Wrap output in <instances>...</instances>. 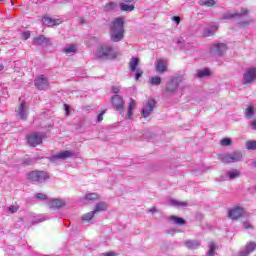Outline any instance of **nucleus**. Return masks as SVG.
I'll list each match as a JSON object with an SVG mask.
<instances>
[{"instance_id":"f257e3e1","label":"nucleus","mask_w":256,"mask_h":256,"mask_svg":"<svg viewBox=\"0 0 256 256\" xmlns=\"http://www.w3.org/2000/svg\"><path fill=\"white\" fill-rule=\"evenodd\" d=\"M123 37H125V19L118 17L110 24V39L114 43H119Z\"/></svg>"},{"instance_id":"f03ea898","label":"nucleus","mask_w":256,"mask_h":256,"mask_svg":"<svg viewBox=\"0 0 256 256\" xmlns=\"http://www.w3.org/2000/svg\"><path fill=\"white\" fill-rule=\"evenodd\" d=\"M26 179L28 183L35 185L36 183H45V181H49V179H51V175H49V172L47 171L32 170L27 173Z\"/></svg>"},{"instance_id":"7ed1b4c3","label":"nucleus","mask_w":256,"mask_h":256,"mask_svg":"<svg viewBox=\"0 0 256 256\" xmlns=\"http://www.w3.org/2000/svg\"><path fill=\"white\" fill-rule=\"evenodd\" d=\"M117 55L119 54L109 45L101 46L97 52L98 59H115Z\"/></svg>"},{"instance_id":"20e7f679","label":"nucleus","mask_w":256,"mask_h":256,"mask_svg":"<svg viewBox=\"0 0 256 256\" xmlns=\"http://www.w3.org/2000/svg\"><path fill=\"white\" fill-rule=\"evenodd\" d=\"M27 143L30 147H39L43 143V134L32 132L27 135Z\"/></svg>"},{"instance_id":"39448f33","label":"nucleus","mask_w":256,"mask_h":256,"mask_svg":"<svg viewBox=\"0 0 256 256\" xmlns=\"http://www.w3.org/2000/svg\"><path fill=\"white\" fill-rule=\"evenodd\" d=\"M183 82V76L176 75L174 76L167 84L166 91L167 93H175L177 87Z\"/></svg>"},{"instance_id":"423d86ee","label":"nucleus","mask_w":256,"mask_h":256,"mask_svg":"<svg viewBox=\"0 0 256 256\" xmlns=\"http://www.w3.org/2000/svg\"><path fill=\"white\" fill-rule=\"evenodd\" d=\"M111 103L115 111H119L121 115H123V109H125V100H123V96L121 95L112 96Z\"/></svg>"},{"instance_id":"0eeeda50","label":"nucleus","mask_w":256,"mask_h":256,"mask_svg":"<svg viewBox=\"0 0 256 256\" xmlns=\"http://www.w3.org/2000/svg\"><path fill=\"white\" fill-rule=\"evenodd\" d=\"M256 81V67H251L243 74V85H251Z\"/></svg>"},{"instance_id":"6e6552de","label":"nucleus","mask_w":256,"mask_h":256,"mask_svg":"<svg viewBox=\"0 0 256 256\" xmlns=\"http://www.w3.org/2000/svg\"><path fill=\"white\" fill-rule=\"evenodd\" d=\"M248 14H249L248 9L241 8L240 13L237 10L224 13L222 19L224 20L235 19V17H245V15H248Z\"/></svg>"},{"instance_id":"1a4fd4ad","label":"nucleus","mask_w":256,"mask_h":256,"mask_svg":"<svg viewBox=\"0 0 256 256\" xmlns=\"http://www.w3.org/2000/svg\"><path fill=\"white\" fill-rule=\"evenodd\" d=\"M34 85L39 89V91H43L45 89H49V80L45 75L41 74L34 80Z\"/></svg>"},{"instance_id":"9d476101","label":"nucleus","mask_w":256,"mask_h":256,"mask_svg":"<svg viewBox=\"0 0 256 256\" xmlns=\"http://www.w3.org/2000/svg\"><path fill=\"white\" fill-rule=\"evenodd\" d=\"M243 215H245V210L241 207H235L228 212V217L232 221H237V219H241Z\"/></svg>"},{"instance_id":"9b49d317","label":"nucleus","mask_w":256,"mask_h":256,"mask_svg":"<svg viewBox=\"0 0 256 256\" xmlns=\"http://www.w3.org/2000/svg\"><path fill=\"white\" fill-rule=\"evenodd\" d=\"M42 23H44V25H48L49 27H57L63 23V20L59 18L53 19L49 16H44L42 17Z\"/></svg>"},{"instance_id":"f8f14e48","label":"nucleus","mask_w":256,"mask_h":256,"mask_svg":"<svg viewBox=\"0 0 256 256\" xmlns=\"http://www.w3.org/2000/svg\"><path fill=\"white\" fill-rule=\"evenodd\" d=\"M155 99H151L149 98L146 104V107L144 109H142V115L143 117H149V115H151V111H153V109H155Z\"/></svg>"},{"instance_id":"ddd939ff","label":"nucleus","mask_w":256,"mask_h":256,"mask_svg":"<svg viewBox=\"0 0 256 256\" xmlns=\"http://www.w3.org/2000/svg\"><path fill=\"white\" fill-rule=\"evenodd\" d=\"M75 154L71 152L70 150H64L58 152L56 155L52 156V159L54 161H59V160H65L69 159V157H73Z\"/></svg>"},{"instance_id":"4468645a","label":"nucleus","mask_w":256,"mask_h":256,"mask_svg":"<svg viewBox=\"0 0 256 256\" xmlns=\"http://www.w3.org/2000/svg\"><path fill=\"white\" fill-rule=\"evenodd\" d=\"M156 71L158 73H165L167 72V63L163 59H158L156 62Z\"/></svg>"},{"instance_id":"2eb2a0df","label":"nucleus","mask_w":256,"mask_h":256,"mask_svg":"<svg viewBox=\"0 0 256 256\" xmlns=\"http://www.w3.org/2000/svg\"><path fill=\"white\" fill-rule=\"evenodd\" d=\"M50 209H61L65 207V201L59 199H52L49 203Z\"/></svg>"},{"instance_id":"dca6fc26","label":"nucleus","mask_w":256,"mask_h":256,"mask_svg":"<svg viewBox=\"0 0 256 256\" xmlns=\"http://www.w3.org/2000/svg\"><path fill=\"white\" fill-rule=\"evenodd\" d=\"M200 245L201 243L199 242V240H188L185 242V246L187 247V249H199Z\"/></svg>"},{"instance_id":"f3484780","label":"nucleus","mask_w":256,"mask_h":256,"mask_svg":"<svg viewBox=\"0 0 256 256\" xmlns=\"http://www.w3.org/2000/svg\"><path fill=\"white\" fill-rule=\"evenodd\" d=\"M230 157L232 163H237L238 161H241L243 159V154L241 153V151H234L230 153Z\"/></svg>"},{"instance_id":"a211bd4d","label":"nucleus","mask_w":256,"mask_h":256,"mask_svg":"<svg viewBox=\"0 0 256 256\" xmlns=\"http://www.w3.org/2000/svg\"><path fill=\"white\" fill-rule=\"evenodd\" d=\"M25 111H27V108L25 102H22L17 110V113L21 119H27V114H25Z\"/></svg>"},{"instance_id":"6ab92c4d","label":"nucleus","mask_w":256,"mask_h":256,"mask_svg":"<svg viewBox=\"0 0 256 256\" xmlns=\"http://www.w3.org/2000/svg\"><path fill=\"white\" fill-rule=\"evenodd\" d=\"M136 105L137 104L133 100L129 103L126 119H133V109H135Z\"/></svg>"},{"instance_id":"aec40b11","label":"nucleus","mask_w":256,"mask_h":256,"mask_svg":"<svg viewBox=\"0 0 256 256\" xmlns=\"http://www.w3.org/2000/svg\"><path fill=\"white\" fill-rule=\"evenodd\" d=\"M216 52L219 53V55L225 53L227 51V44L225 43H219L214 45Z\"/></svg>"},{"instance_id":"412c9836","label":"nucleus","mask_w":256,"mask_h":256,"mask_svg":"<svg viewBox=\"0 0 256 256\" xmlns=\"http://www.w3.org/2000/svg\"><path fill=\"white\" fill-rule=\"evenodd\" d=\"M246 251L251 255V253L256 251V242L250 241L245 245Z\"/></svg>"},{"instance_id":"4be33fe9","label":"nucleus","mask_w":256,"mask_h":256,"mask_svg":"<svg viewBox=\"0 0 256 256\" xmlns=\"http://www.w3.org/2000/svg\"><path fill=\"white\" fill-rule=\"evenodd\" d=\"M255 115V107L253 105H250L246 108L245 117L246 119H251Z\"/></svg>"},{"instance_id":"5701e85b","label":"nucleus","mask_w":256,"mask_h":256,"mask_svg":"<svg viewBox=\"0 0 256 256\" xmlns=\"http://www.w3.org/2000/svg\"><path fill=\"white\" fill-rule=\"evenodd\" d=\"M219 159L222 163H233V161L231 160V153L222 154L219 156Z\"/></svg>"},{"instance_id":"b1692460","label":"nucleus","mask_w":256,"mask_h":256,"mask_svg":"<svg viewBox=\"0 0 256 256\" xmlns=\"http://www.w3.org/2000/svg\"><path fill=\"white\" fill-rule=\"evenodd\" d=\"M99 199V194L97 193H89L84 197V201H97Z\"/></svg>"},{"instance_id":"393cba45","label":"nucleus","mask_w":256,"mask_h":256,"mask_svg":"<svg viewBox=\"0 0 256 256\" xmlns=\"http://www.w3.org/2000/svg\"><path fill=\"white\" fill-rule=\"evenodd\" d=\"M34 43H38V45H43V43H49V40H47L45 35H40L34 38Z\"/></svg>"},{"instance_id":"a878e982","label":"nucleus","mask_w":256,"mask_h":256,"mask_svg":"<svg viewBox=\"0 0 256 256\" xmlns=\"http://www.w3.org/2000/svg\"><path fill=\"white\" fill-rule=\"evenodd\" d=\"M64 53L69 55V53H77V44H71L70 46L64 49Z\"/></svg>"},{"instance_id":"bb28decb","label":"nucleus","mask_w":256,"mask_h":256,"mask_svg":"<svg viewBox=\"0 0 256 256\" xmlns=\"http://www.w3.org/2000/svg\"><path fill=\"white\" fill-rule=\"evenodd\" d=\"M228 179H237L239 175H241V172L239 170H232L226 173Z\"/></svg>"},{"instance_id":"cd10ccee","label":"nucleus","mask_w":256,"mask_h":256,"mask_svg":"<svg viewBox=\"0 0 256 256\" xmlns=\"http://www.w3.org/2000/svg\"><path fill=\"white\" fill-rule=\"evenodd\" d=\"M209 75H211V70H209V68L198 70V77L200 78L209 77Z\"/></svg>"},{"instance_id":"c85d7f7f","label":"nucleus","mask_w":256,"mask_h":256,"mask_svg":"<svg viewBox=\"0 0 256 256\" xmlns=\"http://www.w3.org/2000/svg\"><path fill=\"white\" fill-rule=\"evenodd\" d=\"M170 220L173 221L176 225H185V219L177 216H170Z\"/></svg>"},{"instance_id":"c756f323","label":"nucleus","mask_w":256,"mask_h":256,"mask_svg":"<svg viewBox=\"0 0 256 256\" xmlns=\"http://www.w3.org/2000/svg\"><path fill=\"white\" fill-rule=\"evenodd\" d=\"M137 65H139V58H132L129 63L131 71H135L137 69Z\"/></svg>"},{"instance_id":"7c9ffc66","label":"nucleus","mask_w":256,"mask_h":256,"mask_svg":"<svg viewBox=\"0 0 256 256\" xmlns=\"http://www.w3.org/2000/svg\"><path fill=\"white\" fill-rule=\"evenodd\" d=\"M105 209H107V206L105 205V203L103 202H100L98 203L96 206H95V209H94V214L96 213H99L101 211H105Z\"/></svg>"},{"instance_id":"2f4dec72","label":"nucleus","mask_w":256,"mask_h":256,"mask_svg":"<svg viewBox=\"0 0 256 256\" xmlns=\"http://www.w3.org/2000/svg\"><path fill=\"white\" fill-rule=\"evenodd\" d=\"M120 9L121 11H135V6L134 5H127L125 3L120 4Z\"/></svg>"},{"instance_id":"473e14b6","label":"nucleus","mask_w":256,"mask_h":256,"mask_svg":"<svg viewBox=\"0 0 256 256\" xmlns=\"http://www.w3.org/2000/svg\"><path fill=\"white\" fill-rule=\"evenodd\" d=\"M161 81V77L159 76H153L152 78H150V83L153 86L161 85Z\"/></svg>"},{"instance_id":"72a5a7b5","label":"nucleus","mask_w":256,"mask_h":256,"mask_svg":"<svg viewBox=\"0 0 256 256\" xmlns=\"http://www.w3.org/2000/svg\"><path fill=\"white\" fill-rule=\"evenodd\" d=\"M202 7H215V0H205L200 3Z\"/></svg>"},{"instance_id":"f704fd0d","label":"nucleus","mask_w":256,"mask_h":256,"mask_svg":"<svg viewBox=\"0 0 256 256\" xmlns=\"http://www.w3.org/2000/svg\"><path fill=\"white\" fill-rule=\"evenodd\" d=\"M117 7V4L115 2H108L104 6V11H113Z\"/></svg>"},{"instance_id":"c9c22d12","label":"nucleus","mask_w":256,"mask_h":256,"mask_svg":"<svg viewBox=\"0 0 256 256\" xmlns=\"http://www.w3.org/2000/svg\"><path fill=\"white\" fill-rule=\"evenodd\" d=\"M93 217H95V212L91 211V212L84 214L82 216V219H83V221H91V219H93Z\"/></svg>"},{"instance_id":"e433bc0d","label":"nucleus","mask_w":256,"mask_h":256,"mask_svg":"<svg viewBox=\"0 0 256 256\" xmlns=\"http://www.w3.org/2000/svg\"><path fill=\"white\" fill-rule=\"evenodd\" d=\"M246 149H248L249 151H255L256 141H247L246 142Z\"/></svg>"},{"instance_id":"4c0bfd02","label":"nucleus","mask_w":256,"mask_h":256,"mask_svg":"<svg viewBox=\"0 0 256 256\" xmlns=\"http://www.w3.org/2000/svg\"><path fill=\"white\" fill-rule=\"evenodd\" d=\"M231 143H233V141L231 140V138H223L221 141H220V145L222 147H229V145H231Z\"/></svg>"},{"instance_id":"58836bf2","label":"nucleus","mask_w":256,"mask_h":256,"mask_svg":"<svg viewBox=\"0 0 256 256\" xmlns=\"http://www.w3.org/2000/svg\"><path fill=\"white\" fill-rule=\"evenodd\" d=\"M215 255V243L209 244V251L207 253V256H214Z\"/></svg>"},{"instance_id":"ea45409f","label":"nucleus","mask_w":256,"mask_h":256,"mask_svg":"<svg viewBox=\"0 0 256 256\" xmlns=\"http://www.w3.org/2000/svg\"><path fill=\"white\" fill-rule=\"evenodd\" d=\"M36 199H39V201H45V199H47V195L43 194V193H37L35 194Z\"/></svg>"},{"instance_id":"a19ab883","label":"nucleus","mask_w":256,"mask_h":256,"mask_svg":"<svg viewBox=\"0 0 256 256\" xmlns=\"http://www.w3.org/2000/svg\"><path fill=\"white\" fill-rule=\"evenodd\" d=\"M21 37H22V39H24V41H27V39H29V37H31V32H29V31L22 32Z\"/></svg>"},{"instance_id":"79ce46f5","label":"nucleus","mask_w":256,"mask_h":256,"mask_svg":"<svg viewBox=\"0 0 256 256\" xmlns=\"http://www.w3.org/2000/svg\"><path fill=\"white\" fill-rule=\"evenodd\" d=\"M107 113V110H102L100 114H98L97 116V121L98 123H101V121H103V115H105Z\"/></svg>"},{"instance_id":"37998d69","label":"nucleus","mask_w":256,"mask_h":256,"mask_svg":"<svg viewBox=\"0 0 256 256\" xmlns=\"http://www.w3.org/2000/svg\"><path fill=\"white\" fill-rule=\"evenodd\" d=\"M8 210L10 211V213H17V211H19V208L17 206H10L8 207Z\"/></svg>"},{"instance_id":"c03bdc74","label":"nucleus","mask_w":256,"mask_h":256,"mask_svg":"<svg viewBox=\"0 0 256 256\" xmlns=\"http://www.w3.org/2000/svg\"><path fill=\"white\" fill-rule=\"evenodd\" d=\"M247 25H251L250 21H242L239 23V27H247Z\"/></svg>"},{"instance_id":"a18cd8bd","label":"nucleus","mask_w":256,"mask_h":256,"mask_svg":"<svg viewBox=\"0 0 256 256\" xmlns=\"http://www.w3.org/2000/svg\"><path fill=\"white\" fill-rule=\"evenodd\" d=\"M250 254L248 253L247 250H241L238 252V256H249Z\"/></svg>"},{"instance_id":"49530a36","label":"nucleus","mask_w":256,"mask_h":256,"mask_svg":"<svg viewBox=\"0 0 256 256\" xmlns=\"http://www.w3.org/2000/svg\"><path fill=\"white\" fill-rule=\"evenodd\" d=\"M172 21H175V23H176L177 25H179V24L181 23V17L174 16V17L172 18Z\"/></svg>"},{"instance_id":"de8ad7c7","label":"nucleus","mask_w":256,"mask_h":256,"mask_svg":"<svg viewBox=\"0 0 256 256\" xmlns=\"http://www.w3.org/2000/svg\"><path fill=\"white\" fill-rule=\"evenodd\" d=\"M244 227L245 229H253V226H251V223H249V221H244Z\"/></svg>"},{"instance_id":"09e8293b","label":"nucleus","mask_w":256,"mask_h":256,"mask_svg":"<svg viewBox=\"0 0 256 256\" xmlns=\"http://www.w3.org/2000/svg\"><path fill=\"white\" fill-rule=\"evenodd\" d=\"M112 93H119V87H116V86H112Z\"/></svg>"},{"instance_id":"8fccbe9b","label":"nucleus","mask_w":256,"mask_h":256,"mask_svg":"<svg viewBox=\"0 0 256 256\" xmlns=\"http://www.w3.org/2000/svg\"><path fill=\"white\" fill-rule=\"evenodd\" d=\"M64 109H65V111H66L67 117H69V105L64 104Z\"/></svg>"},{"instance_id":"3c124183","label":"nucleus","mask_w":256,"mask_h":256,"mask_svg":"<svg viewBox=\"0 0 256 256\" xmlns=\"http://www.w3.org/2000/svg\"><path fill=\"white\" fill-rule=\"evenodd\" d=\"M143 75V72L137 71L135 75V79H139Z\"/></svg>"},{"instance_id":"603ef678","label":"nucleus","mask_w":256,"mask_h":256,"mask_svg":"<svg viewBox=\"0 0 256 256\" xmlns=\"http://www.w3.org/2000/svg\"><path fill=\"white\" fill-rule=\"evenodd\" d=\"M150 211H151L152 213H157V207L153 206V207L150 209Z\"/></svg>"},{"instance_id":"864d4df0","label":"nucleus","mask_w":256,"mask_h":256,"mask_svg":"<svg viewBox=\"0 0 256 256\" xmlns=\"http://www.w3.org/2000/svg\"><path fill=\"white\" fill-rule=\"evenodd\" d=\"M105 255L106 256H115L116 254H115V252H109V253H106Z\"/></svg>"},{"instance_id":"5fc2aeb1","label":"nucleus","mask_w":256,"mask_h":256,"mask_svg":"<svg viewBox=\"0 0 256 256\" xmlns=\"http://www.w3.org/2000/svg\"><path fill=\"white\" fill-rule=\"evenodd\" d=\"M252 127H253V129H256V120H254V121L252 122Z\"/></svg>"},{"instance_id":"6e6d98bb","label":"nucleus","mask_w":256,"mask_h":256,"mask_svg":"<svg viewBox=\"0 0 256 256\" xmlns=\"http://www.w3.org/2000/svg\"><path fill=\"white\" fill-rule=\"evenodd\" d=\"M135 0H124L125 3H133Z\"/></svg>"},{"instance_id":"4d7b16f0","label":"nucleus","mask_w":256,"mask_h":256,"mask_svg":"<svg viewBox=\"0 0 256 256\" xmlns=\"http://www.w3.org/2000/svg\"><path fill=\"white\" fill-rule=\"evenodd\" d=\"M5 69V66L3 64H0V71H3Z\"/></svg>"},{"instance_id":"13d9d810","label":"nucleus","mask_w":256,"mask_h":256,"mask_svg":"<svg viewBox=\"0 0 256 256\" xmlns=\"http://www.w3.org/2000/svg\"><path fill=\"white\" fill-rule=\"evenodd\" d=\"M27 165H31V163H30V162H27Z\"/></svg>"},{"instance_id":"bf43d9fd","label":"nucleus","mask_w":256,"mask_h":256,"mask_svg":"<svg viewBox=\"0 0 256 256\" xmlns=\"http://www.w3.org/2000/svg\"><path fill=\"white\" fill-rule=\"evenodd\" d=\"M254 167H256V162H254Z\"/></svg>"}]
</instances>
